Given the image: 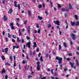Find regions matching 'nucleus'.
I'll list each match as a JSON object with an SVG mask.
<instances>
[{
	"label": "nucleus",
	"mask_w": 79,
	"mask_h": 79,
	"mask_svg": "<svg viewBox=\"0 0 79 79\" xmlns=\"http://www.w3.org/2000/svg\"><path fill=\"white\" fill-rule=\"evenodd\" d=\"M56 59L59 61H58L59 64H61L62 60H63V59L62 58H60V57H59L57 56L56 57Z\"/></svg>",
	"instance_id": "nucleus-1"
},
{
	"label": "nucleus",
	"mask_w": 79,
	"mask_h": 79,
	"mask_svg": "<svg viewBox=\"0 0 79 79\" xmlns=\"http://www.w3.org/2000/svg\"><path fill=\"white\" fill-rule=\"evenodd\" d=\"M37 64V70L39 71L40 69V62L38 61L36 63Z\"/></svg>",
	"instance_id": "nucleus-2"
},
{
	"label": "nucleus",
	"mask_w": 79,
	"mask_h": 79,
	"mask_svg": "<svg viewBox=\"0 0 79 79\" xmlns=\"http://www.w3.org/2000/svg\"><path fill=\"white\" fill-rule=\"evenodd\" d=\"M31 42H30V41H29L27 43V45H26V47H28V48H31Z\"/></svg>",
	"instance_id": "nucleus-3"
},
{
	"label": "nucleus",
	"mask_w": 79,
	"mask_h": 79,
	"mask_svg": "<svg viewBox=\"0 0 79 79\" xmlns=\"http://www.w3.org/2000/svg\"><path fill=\"white\" fill-rule=\"evenodd\" d=\"M71 37L72 39L73 40H75V39H76L75 35H74L73 33H72L71 34Z\"/></svg>",
	"instance_id": "nucleus-4"
},
{
	"label": "nucleus",
	"mask_w": 79,
	"mask_h": 79,
	"mask_svg": "<svg viewBox=\"0 0 79 79\" xmlns=\"http://www.w3.org/2000/svg\"><path fill=\"white\" fill-rule=\"evenodd\" d=\"M69 64L72 67V68H73L74 69H76V66H74V63H72L70 62H69Z\"/></svg>",
	"instance_id": "nucleus-5"
},
{
	"label": "nucleus",
	"mask_w": 79,
	"mask_h": 79,
	"mask_svg": "<svg viewBox=\"0 0 79 79\" xmlns=\"http://www.w3.org/2000/svg\"><path fill=\"white\" fill-rule=\"evenodd\" d=\"M75 24H76V23L74 22H73V21H70V24L72 26H74V25H75Z\"/></svg>",
	"instance_id": "nucleus-6"
},
{
	"label": "nucleus",
	"mask_w": 79,
	"mask_h": 79,
	"mask_svg": "<svg viewBox=\"0 0 79 79\" xmlns=\"http://www.w3.org/2000/svg\"><path fill=\"white\" fill-rule=\"evenodd\" d=\"M8 20V19L7 17H6L5 15H4L3 16V21H7Z\"/></svg>",
	"instance_id": "nucleus-7"
},
{
	"label": "nucleus",
	"mask_w": 79,
	"mask_h": 79,
	"mask_svg": "<svg viewBox=\"0 0 79 79\" xmlns=\"http://www.w3.org/2000/svg\"><path fill=\"white\" fill-rule=\"evenodd\" d=\"M34 49L35 48V47H37V44H36V42H34V45L33 46Z\"/></svg>",
	"instance_id": "nucleus-8"
},
{
	"label": "nucleus",
	"mask_w": 79,
	"mask_h": 79,
	"mask_svg": "<svg viewBox=\"0 0 79 79\" xmlns=\"http://www.w3.org/2000/svg\"><path fill=\"white\" fill-rule=\"evenodd\" d=\"M8 48H5V52L6 54H7V53H8Z\"/></svg>",
	"instance_id": "nucleus-9"
},
{
	"label": "nucleus",
	"mask_w": 79,
	"mask_h": 79,
	"mask_svg": "<svg viewBox=\"0 0 79 79\" xmlns=\"http://www.w3.org/2000/svg\"><path fill=\"white\" fill-rule=\"evenodd\" d=\"M19 48V46H13V50H14L15 48Z\"/></svg>",
	"instance_id": "nucleus-10"
},
{
	"label": "nucleus",
	"mask_w": 79,
	"mask_h": 79,
	"mask_svg": "<svg viewBox=\"0 0 79 79\" xmlns=\"http://www.w3.org/2000/svg\"><path fill=\"white\" fill-rule=\"evenodd\" d=\"M27 29L28 30V33L29 34H30V26H28Z\"/></svg>",
	"instance_id": "nucleus-11"
},
{
	"label": "nucleus",
	"mask_w": 79,
	"mask_h": 79,
	"mask_svg": "<svg viewBox=\"0 0 79 79\" xmlns=\"http://www.w3.org/2000/svg\"><path fill=\"white\" fill-rule=\"evenodd\" d=\"M40 60L41 62L44 61V60H43V57H42V56H41Z\"/></svg>",
	"instance_id": "nucleus-12"
},
{
	"label": "nucleus",
	"mask_w": 79,
	"mask_h": 79,
	"mask_svg": "<svg viewBox=\"0 0 79 79\" xmlns=\"http://www.w3.org/2000/svg\"><path fill=\"white\" fill-rule=\"evenodd\" d=\"M76 64L77 65V66H79V62H78V60H76Z\"/></svg>",
	"instance_id": "nucleus-13"
},
{
	"label": "nucleus",
	"mask_w": 79,
	"mask_h": 79,
	"mask_svg": "<svg viewBox=\"0 0 79 79\" xmlns=\"http://www.w3.org/2000/svg\"><path fill=\"white\" fill-rule=\"evenodd\" d=\"M75 26H78L79 25V21H77L76 22V23L75 24Z\"/></svg>",
	"instance_id": "nucleus-14"
},
{
	"label": "nucleus",
	"mask_w": 79,
	"mask_h": 79,
	"mask_svg": "<svg viewBox=\"0 0 79 79\" xmlns=\"http://www.w3.org/2000/svg\"><path fill=\"white\" fill-rule=\"evenodd\" d=\"M69 9H73V7L71 6V4H69Z\"/></svg>",
	"instance_id": "nucleus-15"
},
{
	"label": "nucleus",
	"mask_w": 79,
	"mask_h": 79,
	"mask_svg": "<svg viewBox=\"0 0 79 79\" xmlns=\"http://www.w3.org/2000/svg\"><path fill=\"white\" fill-rule=\"evenodd\" d=\"M63 46H64L65 48H66L67 47V45L66 44V43H63Z\"/></svg>",
	"instance_id": "nucleus-16"
},
{
	"label": "nucleus",
	"mask_w": 79,
	"mask_h": 79,
	"mask_svg": "<svg viewBox=\"0 0 79 79\" xmlns=\"http://www.w3.org/2000/svg\"><path fill=\"white\" fill-rule=\"evenodd\" d=\"M2 74H3V73H6V71L5 70V69H3L2 71Z\"/></svg>",
	"instance_id": "nucleus-17"
},
{
	"label": "nucleus",
	"mask_w": 79,
	"mask_h": 79,
	"mask_svg": "<svg viewBox=\"0 0 79 79\" xmlns=\"http://www.w3.org/2000/svg\"><path fill=\"white\" fill-rule=\"evenodd\" d=\"M13 12V10L12 9H10V10L9 12H8V13H11Z\"/></svg>",
	"instance_id": "nucleus-18"
},
{
	"label": "nucleus",
	"mask_w": 79,
	"mask_h": 79,
	"mask_svg": "<svg viewBox=\"0 0 79 79\" xmlns=\"http://www.w3.org/2000/svg\"><path fill=\"white\" fill-rule=\"evenodd\" d=\"M17 2L16 1H15L14 2V6L15 7H17Z\"/></svg>",
	"instance_id": "nucleus-19"
},
{
	"label": "nucleus",
	"mask_w": 79,
	"mask_h": 79,
	"mask_svg": "<svg viewBox=\"0 0 79 79\" xmlns=\"http://www.w3.org/2000/svg\"><path fill=\"white\" fill-rule=\"evenodd\" d=\"M38 19L40 20H42V19H43V18L42 17H40V16H38Z\"/></svg>",
	"instance_id": "nucleus-20"
},
{
	"label": "nucleus",
	"mask_w": 79,
	"mask_h": 79,
	"mask_svg": "<svg viewBox=\"0 0 79 79\" xmlns=\"http://www.w3.org/2000/svg\"><path fill=\"white\" fill-rule=\"evenodd\" d=\"M56 24L57 25H58V26L60 25V22L59 21H56Z\"/></svg>",
	"instance_id": "nucleus-21"
},
{
	"label": "nucleus",
	"mask_w": 79,
	"mask_h": 79,
	"mask_svg": "<svg viewBox=\"0 0 79 79\" xmlns=\"http://www.w3.org/2000/svg\"><path fill=\"white\" fill-rule=\"evenodd\" d=\"M28 15L30 16H31V11L29 10L28 11Z\"/></svg>",
	"instance_id": "nucleus-22"
},
{
	"label": "nucleus",
	"mask_w": 79,
	"mask_h": 79,
	"mask_svg": "<svg viewBox=\"0 0 79 79\" xmlns=\"http://www.w3.org/2000/svg\"><path fill=\"white\" fill-rule=\"evenodd\" d=\"M1 58H2V59L3 60H5V57H4V56H1Z\"/></svg>",
	"instance_id": "nucleus-23"
},
{
	"label": "nucleus",
	"mask_w": 79,
	"mask_h": 79,
	"mask_svg": "<svg viewBox=\"0 0 79 79\" xmlns=\"http://www.w3.org/2000/svg\"><path fill=\"white\" fill-rule=\"evenodd\" d=\"M27 63V61L25 60H23V64H25V63Z\"/></svg>",
	"instance_id": "nucleus-24"
},
{
	"label": "nucleus",
	"mask_w": 79,
	"mask_h": 79,
	"mask_svg": "<svg viewBox=\"0 0 79 79\" xmlns=\"http://www.w3.org/2000/svg\"><path fill=\"white\" fill-rule=\"evenodd\" d=\"M61 49V45L60 44L59 45V50H60Z\"/></svg>",
	"instance_id": "nucleus-25"
},
{
	"label": "nucleus",
	"mask_w": 79,
	"mask_h": 79,
	"mask_svg": "<svg viewBox=\"0 0 79 79\" xmlns=\"http://www.w3.org/2000/svg\"><path fill=\"white\" fill-rule=\"evenodd\" d=\"M60 70H62V68H63V66H62V64L60 65Z\"/></svg>",
	"instance_id": "nucleus-26"
},
{
	"label": "nucleus",
	"mask_w": 79,
	"mask_h": 79,
	"mask_svg": "<svg viewBox=\"0 0 79 79\" xmlns=\"http://www.w3.org/2000/svg\"><path fill=\"white\" fill-rule=\"evenodd\" d=\"M7 35L9 38H10L11 37V35H10V33L8 34Z\"/></svg>",
	"instance_id": "nucleus-27"
},
{
	"label": "nucleus",
	"mask_w": 79,
	"mask_h": 79,
	"mask_svg": "<svg viewBox=\"0 0 79 79\" xmlns=\"http://www.w3.org/2000/svg\"><path fill=\"white\" fill-rule=\"evenodd\" d=\"M75 18L77 20L78 19V18H77V16L76 15H75Z\"/></svg>",
	"instance_id": "nucleus-28"
},
{
	"label": "nucleus",
	"mask_w": 79,
	"mask_h": 79,
	"mask_svg": "<svg viewBox=\"0 0 79 79\" xmlns=\"http://www.w3.org/2000/svg\"><path fill=\"white\" fill-rule=\"evenodd\" d=\"M51 27V24H48V29H49V28H50V27Z\"/></svg>",
	"instance_id": "nucleus-29"
},
{
	"label": "nucleus",
	"mask_w": 79,
	"mask_h": 79,
	"mask_svg": "<svg viewBox=\"0 0 79 79\" xmlns=\"http://www.w3.org/2000/svg\"><path fill=\"white\" fill-rule=\"evenodd\" d=\"M17 6L18 7V9L19 10L20 9V4H19L17 5Z\"/></svg>",
	"instance_id": "nucleus-30"
},
{
	"label": "nucleus",
	"mask_w": 79,
	"mask_h": 79,
	"mask_svg": "<svg viewBox=\"0 0 79 79\" xmlns=\"http://www.w3.org/2000/svg\"><path fill=\"white\" fill-rule=\"evenodd\" d=\"M68 55L69 56H73V55L72 54V53H68Z\"/></svg>",
	"instance_id": "nucleus-31"
},
{
	"label": "nucleus",
	"mask_w": 79,
	"mask_h": 79,
	"mask_svg": "<svg viewBox=\"0 0 79 79\" xmlns=\"http://www.w3.org/2000/svg\"><path fill=\"white\" fill-rule=\"evenodd\" d=\"M6 65H8V66H10V64L8 63V62H6Z\"/></svg>",
	"instance_id": "nucleus-32"
},
{
	"label": "nucleus",
	"mask_w": 79,
	"mask_h": 79,
	"mask_svg": "<svg viewBox=\"0 0 79 79\" xmlns=\"http://www.w3.org/2000/svg\"><path fill=\"white\" fill-rule=\"evenodd\" d=\"M27 23V20H26L24 22V24H26Z\"/></svg>",
	"instance_id": "nucleus-33"
},
{
	"label": "nucleus",
	"mask_w": 79,
	"mask_h": 79,
	"mask_svg": "<svg viewBox=\"0 0 79 79\" xmlns=\"http://www.w3.org/2000/svg\"><path fill=\"white\" fill-rule=\"evenodd\" d=\"M17 42H21V40L19 39L18 37L17 38Z\"/></svg>",
	"instance_id": "nucleus-34"
},
{
	"label": "nucleus",
	"mask_w": 79,
	"mask_h": 79,
	"mask_svg": "<svg viewBox=\"0 0 79 79\" xmlns=\"http://www.w3.org/2000/svg\"><path fill=\"white\" fill-rule=\"evenodd\" d=\"M65 8H62L61 9V11H65Z\"/></svg>",
	"instance_id": "nucleus-35"
},
{
	"label": "nucleus",
	"mask_w": 79,
	"mask_h": 79,
	"mask_svg": "<svg viewBox=\"0 0 79 79\" xmlns=\"http://www.w3.org/2000/svg\"><path fill=\"white\" fill-rule=\"evenodd\" d=\"M16 61H14V67H15L16 66Z\"/></svg>",
	"instance_id": "nucleus-36"
},
{
	"label": "nucleus",
	"mask_w": 79,
	"mask_h": 79,
	"mask_svg": "<svg viewBox=\"0 0 79 79\" xmlns=\"http://www.w3.org/2000/svg\"><path fill=\"white\" fill-rule=\"evenodd\" d=\"M50 3L51 4V7H52V6H53V4H52V1H50Z\"/></svg>",
	"instance_id": "nucleus-37"
},
{
	"label": "nucleus",
	"mask_w": 79,
	"mask_h": 79,
	"mask_svg": "<svg viewBox=\"0 0 79 79\" xmlns=\"http://www.w3.org/2000/svg\"><path fill=\"white\" fill-rule=\"evenodd\" d=\"M38 33L39 34H40V29H39V30L37 31Z\"/></svg>",
	"instance_id": "nucleus-38"
},
{
	"label": "nucleus",
	"mask_w": 79,
	"mask_h": 79,
	"mask_svg": "<svg viewBox=\"0 0 79 79\" xmlns=\"http://www.w3.org/2000/svg\"><path fill=\"white\" fill-rule=\"evenodd\" d=\"M11 29H12L13 30H15V27H13V26H12L11 27Z\"/></svg>",
	"instance_id": "nucleus-39"
},
{
	"label": "nucleus",
	"mask_w": 79,
	"mask_h": 79,
	"mask_svg": "<svg viewBox=\"0 0 79 79\" xmlns=\"http://www.w3.org/2000/svg\"><path fill=\"white\" fill-rule=\"evenodd\" d=\"M19 34L20 35H22L21 34V31H20V30L19 29Z\"/></svg>",
	"instance_id": "nucleus-40"
},
{
	"label": "nucleus",
	"mask_w": 79,
	"mask_h": 79,
	"mask_svg": "<svg viewBox=\"0 0 79 79\" xmlns=\"http://www.w3.org/2000/svg\"><path fill=\"white\" fill-rule=\"evenodd\" d=\"M41 55V53L40 52L38 54V56H39V57H40Z\"/></svg>",
	"instance_id": "nucleus-41"
},
{
	"label": "nucleus",
	"mask_w": 79,
	"mask_h": 79,
	"mask_svg": "<svg viewBox=\"0 0 79 79\" xmlns=\"http://www.w3.org/2000/svg\"><path fill=\"white\" fill-rule=\"evenodd\" d=\"M45 55L47 58H48V54L47 53H46Z\"/></svg>",
	"instance_id": "nucleus-42"
},
{
	"label": "nucleus",
	"mask_w": 79,
	"mask_h": 79,
	"mask_svg": "<svg viewBox=\"0 0 79 79\" xmlns=\"http://www.w3.org/2000/svg\"><path fill=\"white\" fill-rule=\"evenodd\" d=\"M12 57L11 56H10V61H12Z\"/></svg>",
	"instance_id": "nucleus-43"
},
{
	"label": "nucleus",
	"mask_w": 79,
	"mask_h": 79,
	"mask_svg": "<svg viewBox=\"0 0 79 79\" xmlns=\"http://www.w3.org/2000/svg\"><path fill=\"white\" fill-rule=\"evenodd\" d=\"M26 38L27 40H29L30 39V37H29L28 36H27Z\"/></svg>",
	"instance_id": "nucleus-44"
},
{
	"label": "nucleus",
	"mask_w": 79,
	"mask_h": 79,
	"mask_svg": "<svg viewBox=\"0 0 79 79\" xmlns=\"http://www.w3.org/2000/svg\"><path fill=\"white\" fill-rule=\"evenodd\" d=\"M5 77L6 79H8V77L7 76V75H6L5 76Z\"/></svg>",
	"instance_id": "nucleus-45"
},
{
	"label": "nucleus",
	"mask_w": 79,
	"mask_h": 79,
	"mask_svg": "<svg viewBox=\"0 0 79 79\" xmlns=\"http://www.w3.org/2000/svg\"><path fill=\"white\" fill-rule=\"evenodd\" d=\"M24 42V39H22V43L23 44Z\"/></svg>",
	"instance_id": "nucleus-46"
},
{
	"label": "nucleus",
	"mask_w": 79,
	"mask_h": 79,
	"mask_svg": "<svg viewBox=\"0 0 79 79\" xmlns=\"http://www.w3.org/2000/svg\"><path fill=\"white\" fill-rule=\"evenodd\" d=\"M58 8H61V5L60 4H58Z\"/></svg>",
	"instance_id": "nucleus-47"
},
{
	"label": "nucleus",
	"mask_w": 79,
	"mask_h": 79,
	"mask_svg": "<svg viewBox=\"0 0 79 79\" xmlns=\"http://www.w3.org/2000/svg\"><path fill=\"white\" fill-rule=\"evenodd\" d=\"M36 52H39V48H37L36 50Z\"/></svg>",
	"instance_id": "nucleus-48"
},
{
	"label": "nucleus",
	"mask_w": 79,
	"mask_h": 79,
	"mask_svg": "<svg viewBox=\"0 0 79 79\" xmlns=\"http://www.w3.org/2000/svg\"><path fill=\"white\" fill-rule=\"evenodd\" d=\"M2 52H5V50L4 49L2 48Z\"/></svg>",
	"instance_id": "nucleus-49"
},
{
	"label": "nucleus",
	"mask_w": 79,
	"mask_h": 79,
	"mask_svg": "<svg viewBox=\"0 0 79 79\" xmlns=\"http://www.w3.org/2000/svg\"><path fill=\"white\" fill-rule=\"evenodd\" d=\"M13 25L14 24H13V23H10V25L11 27L13 26Z\"/></svg>",
	"instance_id": "nucleus-50"
},
{
	"label": "nucleus",
	"mask_w": 79,
	"mask_h": 79,
	"mask_svg": "<svg viewBox=\"0 0 79 79\" xmlns=\"http://www.w3.org/2000/svg\"><path fill=\"white\" fill-rule=\"evenodd\" d=\"M65 23H66V25H68V22H67V20H65Z\"/></svg>",
	"instance_id": "nucleus-51"
},
{
	"label": "nucleus",
	"mask_w": 79,
	"mask_h": 79,
	"mask_svg": "<svg viewBox=\"0 0 79 79\" xmlns=\"http://www.w3.org/2000/svg\"><path fill=\"white\" fill-rule=\"evenodd\" d=\"M5 31H3L2 32V34L3 35H5Z\"/></svg>",
	"instance_id": "nucleus-52"
},
{
	"label": "nucleus",
	"mask_w": 79,
	"mask_h": 79,
	"mask_svg": "<svg viewBox=\"0 0 79 79\" xmlns=\"http://www.w3.org/2000/svg\"><path fill=\"white\" fill-rule=\"evenodd\" d=\"M18 67L19 69H21V65H18Z\"/></svg>",
	"instance_id": "nucleus-53"
},
{
	"label": "nucleus",
	"mask_w": 79,
	"mask_h": 79,
	"mask_svg": "<svg viewBox=\"0 0 79 79\" xmlns=\"http://www.w3.org/2000/svg\"><path fill=\"white\" fill-rule=\"evenodd\" d=\"M45 4L44 3H43V6L44 8H45Z\"/></svg>",
	"instance_id": "nucleus-54"
},
{
	"label": "nucleus",
	"mask_w": 79,
	"mask_h": 79,
	"mask_svg": "<svg viewBox=\"0 0 79 79\" xmlns=\"http://www.w3.org/2000/svg\"><path fill=\"white\" fill-rule=\"evenodd\" d=\"M33 53L34 55H35V51H34L33 52Z\"/></svg>",
	"instance_id": "nucleus-55"
},
{
	"label": "nucleus",
	"mask_w": 79,
	"mask_h": 79,
	"mask_svg": "<svg viewBox=\"0 0 79 79\" xmlns=\"http://www.w3.org/2000/svg\"><path fill=\"white\" fill-rule=\"evenodd\" d=\"M16 25L18 26V27H19V23H17Z\"/></svg>",
	"instance_id": "nucleus-56"
},
{
	"label": "nucleus",
	"mask_w": 79,
	"mask_h": 79,
	"mask_svg": "<svg viewBox=\"0 0 79 79\" xmlns=\"http://www.w3.org/2000/svg\"><path fill=\"white\" fill-rule=\"evenodd\" d=\"M70 45H73V42L71 41H70Z\"/></svg>",
	"instance_id": "nucleus-57"
},
{
	"label": "nucleus",
	"mask_w": 79,
	"mask_h": 79,
	"mask_svg": "<svg viewBox=\"0 0 79 79\" xmlns=\"http://www.w3.org/2000/svg\"><path fill=\"white\" fill-rule=\"evenodd\" d=\"M12 42L15 43V40L14 39H12Z\"/></svg>",
	"instance_id": "nucleus-58"
},
{
	"label": "nucleus",
	"mask_w": 79,
	"mask_h": 79,
	"mask_svg": "<svg viewBox=\"0 0 79 79\" xmlns=\"http://www.w3.org/2000/svg\"><path fill=\"white\" fill-rule=\"evenodd\" d=\"M54 11H56V8L54 7Z\"/></svg>",
	"instance_id": "nucleus-59"
},
{
	"label": "nucleus",
	"mask_w": 79,
	"mask_h": 79,
	"mask_svg": "<svg viewBox=\"0 0 79 79\" xmlns=\"http://www.w3.org/2000/svg\"><path fill=\"white\" fill-rule=\"evenodd\" d=\"M68 28V25H66V29H67Z\"/></svg>",
	"instance_id": "nucleus-60"
},
{
	"label": "nucleus",
	"mask_w": 79,
	"mask_h": 79,
	"mask_svg": "<svg viewBox=\"0 0 79 79\" xmlns=\"http://www.w3.org/2000/svg\"><path fill=\"white\" fill-rule=\"evenodd\" d=\"M61 33H63V32L59 31V34H60V35H61Z\"/></svg>",
	"instance_id": "nucleus-61"
},
{
	"label": "nucleus",
	"mask_w": 79,
	"mask_h": 79,
	"mask_svg": "<svg viewBox=\"0 0 79 79\" xmlns=\"http://www.w3.org/2000/svg\"><path fill=\"white\" fill-rule=\"evenodd\" d=\"M66 60L67 61H70V59L69 58H67L66 59Z\"/></svg>",
	"instance_id": "nucleus-62"
},
{
	"label": "nucleus",
	"mask_w": 79,
	"mask_h": 79,
	"mask_svg": "<svg viewBox=\"0 0 79 79\" xmlns=\"http://www.w3.org/2000/svg\"><path fill=\"white\" fill-rule=\"evenodd\" d=\"M39 8H42V5H39Z\"/></svg>",
	"instance_id": "nucleus-63"
},
{
	"label": "nucleus",
	"mask_w": 79,
	"mask_h": 79,
	"mask_svg": "<svg viewBox=\"0 0 79 79\" xmlns=\"http://www.w3.org/2000/svg\"><path fill=\"white\" fill-rule=\"evenodd\" d=\"M51 78L52 79H55V78L54 77H51Z\"/></svg>",
	"instance_id": "nucleus-64"
}]
</instances>
